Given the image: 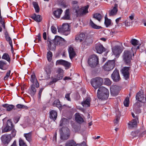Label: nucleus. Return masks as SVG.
Returning <instances> with one entry per match:
<instances>
[{"mask_svg":"<svg viewBox=\"0 0 146 146\" xmlns=\"http://www.w3.org/2000/svg\"><path fill=\"white\" fill-rule=\"evenodd\" d=\"M112 51L114 54L117 55L121 53V50L120 46H116L112 48Z\"/></svg>","mask_w":146,"mask_h":146,"instance_id":"nucleus-20","label":"nucleus"},{"mask_svg":"<svg viewBox=\"0 0 146 146\" xmlns=\"http://www.w3.org/2000/svg\"><path fill=\"white\" fill-rule=\"evenodd\" d=\"M117 5L115 4L113 9L111 10L109 13L110 16H113L116 15L117 12Z\"/></svg>","mask_w":146,"mask_h":146,"instance_id":"nucleus-27","label":"nucleus"},{"mask_svg":"<svg viewBox=\"0 0 146 146\" xmlns=\"http://www.w3.org/2000/svg\"><path fill=\"white\" fill-rule=\"evenodd\" d=\"M10 73L11 71L10 70L7 71L6 73L5 76L4 77V80H6L7 79L10 75Z\"/></svg>","mask_w":146,"mask_h":146,"instance_id":"nucleus-53","label":"nucleus"},{"mask_svg":"<svg viewBox=\"0 0 146 146\" xmlns=\"http://www.w3.org/2000/svg\"><path fill=\"white\" fill-rule=\"evenodd\" d=\"M8 65H7V63L5 61H0V68L5 70L8 67Z\"/></svg>","mask_w":146,"mask_h":146,"instance_id":"nucleus-26","label":"nucleus"},{"mask_svg":"<svg viewBox=\"0 0 146 146\" xmlns=\"http://www.w3.org/2000/svg\"><path fill=\"white\" fill-rule=\"evenodd\" d=\"M102 17L101 15L99 13H96L93 15V18L96 19L99 21H100Z\"/></svg>","mask_w":146,"mask_h":146,"instance_id":"nucleus-40","label":"nucleus"},{"mask_svg":"<svg viewBox=\"0 0 146 146\" xmlns=\"http://www.w3.org/2000/svg\"><path fill=\"white\" fill-rule=\"evenodd\" d=\"M134 14L133 13L131 14V15L129 17V18L131 20H133L134 19Z\"/></svg>","mask_w":146,"mask_h":146,"instance_id":"nucleus-62","label":"nucleus"},{"mask_svg":"<svg viewBox=\"0 0 146 146\" xmlns=\"http://www.w3.org/2000/svg\"><path fill=\"white\" fill-rule=\"evenodd\" d=\"M139 101L136 102L133 106V108L136 109L137 108H139L142 106V104Z\"/></svg>","mask_w":146,"mask_h":146,"instance_id":"nucleus-44","label":"nucleus"},{"mask_svg":"<svg viewBox=\"0 0 146 146\" xmlns=\"http://www.w3.org/2000/svg\"><path fill=\"white\" fill-rule=\"evenodd\" d=\"M131 115L133 118H135V119H136V120H138V116L137 115H136L135 116L134 113L133 112H132Z\"/></svg>","mask_w":146,"mask_h":146,"instance_id":"nucleus-63","label":"nucleus"},{"mask_svg":"<svg viewBox=\"0 0 146 146\" xmlns=\"http://www.w3.org/2000/svg\"><path fill=\"white\" fill-rule=\"evenodd\" d=\"M35 84H33L31 86V88L29 90V92L31 96H34L35 94L36 90L35 88Z\"/></svg>","mask_w":146,"mask_h":146,"instance_id":"nucleus-33","label":"nucleus"},{"mask_svg":"<svg viewBox=\"0 0 146 146\" xmlns=\"http://www.w3.org/2000/svg\"><path fill=\"white\" fill-rule=\"evenodd\" d=\"M51 29L52 32L54 34H56V28L54 26H52L51 27Z\"/></svg>","mask_w":146,"mask_h":146,"instance_id":"nucleus-57","label":"nucleus"},{"mask_svg":"<svg viewBox=\"0 0 146 146\" xmlns=\"http://www.w3.org/2000/svg\"><path fill=\"white\" fill-rule=\"evenodd\" d=\"M105 84L108 85H110L111 84V81L108 78L105 79Z\"/></svg>","mask_w":146,"mask_h":146,"instance_id":"nucleus-54","label":"nucleus"},{"mask_svg":"<svg viewBox=\"0 0 146 146\" xmlns=\"http://www.w3.org/2000/svg\"><path fill=\"white\" fill-rule=\"evenodd\" d=\"M103 83L102 78L97 77L91 80V84L92 86L96 90L101 86Z\"/></svg>","mask_w":146,"mask_h":146,"instance_id":"nucleus-4","label":"nucleus"},{"mask_svg":"<svg viewBox=\"0 0 146 146\" xmlns=\"http://www.w3.org/2000/svg\"><path fill=\"white\" fill-rule=\"evenodd\" d=\"M111 20L109 19L107 17L106 15L105 17V22L104 23L107 27H108L111 24Z\"/></svg>","mask_w":146,"mask_h":146,"instance_id":"nucleus-39","label":"nucleus"},{"mask_svg":"<svg viewBox=\"0 0 146 146\" xmlns=\"http://www.w3.org/2000/svg\"><path fill=\"white\" fill-rule=\"evenodd\" d=\"M138 40L134 38H132L130 41V43L134 46L138 44Z\"/></svg>","mask_w":146,"mask_h":146,"instance_id":"nucleus-46","label":"nucleus"},{"mask_svg":"<svg viewBox=\"0 0 146 146\" xmlns=\"http://www.w3.org/2000/svg\"><path fill=\"white\" fill-rule=\"evenodd\" d=\"M52 68L49 66H46L45 69L46 74L45 75V79H48L50 78Z\"/></svg>","mask_w":146,"mask_h":146,"instance_id":"nucleus-17","label":"nucleus"},{"mask_svg":"<svg viewBox=\"0 0 146 146\" xmlns=\"http://www.w3.org/2000/svg\"><path fill=\"white\" fill-rule=\"evenodd\" d=\"M60 138L61 139L66 140L70 137L69 129L66 127H62L60 130Z\"/></svg>","mask_w":146,"mask_h":146,"instance_id":"nucleus-5","label":"nucleus"},{"mask_svg":"<svg viewBox=\"0 0 146 146\" xmlns=\"http://www.w3.org/2000/svg\"><path fill=\"white\" fill-rule=\"evenodd\" d=\"M111 77L113 81L115 82L119 81L120 79L119 71L115 70L111 75Z\"/></svg>","mask_w":146,"mask_h":146,"instance_id":"nucleus-12","label":"nucleus"},{"mask_svg":"<svg viewBox=\"0 0 146 146\" xmlns=\"http://www.w3.org/2000/svg\"><path fill=\"white\" fill-rule=\"evenodd\" d=\"M67 119L65 118H62V120L61 121H62V123L60 124V125L62 126L63 124H64V122L66 121L67 122Z\"/></svg>","mask_w":146,"mask_h":146,"instance_id":"nucleus-60","label":"nucleus"},{"mask_svg":"<svg viewBox=\"0 0 146 146\" xmlns=\"http://www.w3.org/2000/svg\"><path fill=\"white\" fill-rule=\"evenodd\" d=\"M62 19L64 20H70V15L69 10L68 9L66 10L64 15L62 17Z\"/></svg>","mask_w":146,"mask_h":146,"instance_id":"nucleus-31","label":"nucleus"},{"mask_svg":"<svg viewBox=\"0 0 146 146\" xmlns=\"http://www.w3.org/2000/svg\"><path fill=\"white\" fill-rule=\"evenodd\" d=\"M139 131L138 130L136 131H132L131 133V135L133 136V138L138 136L139 135Z\"/></svg>","mask_w":146,"mask_h":146,"instance_id":"nucleus-51","label":"nucleus"},{"mask_svg":"<svg viewBox=\"0 0 146 146\" xmlns=\"http://www.w3.org/2000/svg\"><path fill=\"white\" fill-rule=\"evenodd\" d=\"M76 146H86L85 142H83L81 144H77Z\"/></svg>","mask_w":146,"mask_h":146,"instance_id":"nucleus-61","label":"nucleus"},{"mask_svg":"<svg viewBox=\"0 0 146 146\" xmlns=\"http://www.w3.org/2000/svg\"><path fill=\"white\" fill-rule=\"evenodd\" d=\"M3 107L6 108V110L7 111L11 110L14 107V106L12 105H9L7 104H5L2 105Z\"/></svg>","mask_w":146,"mask_h":146,"instance_id":"nucleus-35","label":"nucleus"},{"mask_svg":"<svg viewBox=\"0 0 146 146\" xmlns=\"http://www.w3.org/2000/svg\"><path fill=\"white\" fill-rule=\"evenodd\" d=\"M108 90L103 86L99 88L98 90L97 96L98 99L102 100H107L109 96Z\"/></svg>","mask_w":146,"mask_h":146,"instance_id":"nucleus-1","label":"nucleus"},{"mask_svg":"<svg viewBox=\"0 0 146 146\" xmlns=\"http://www.w3.org/2000/svg\"><path fill=\"white\" fill-rule=\"evenodd\" d=\"M138 120L136 119H133L128 123L129 127H135L137 125V121Z\"/></svg>","mask_w":146,"mask_h":146,"instance_id":"nucleus-34","label":"nucleus"},{"mask_svg":"<svg viewBox=\"0 0 146 146\" xmlns=\"http://www.w3.org/2000/svg\"><path fill=\"white\" fill-rule=\"evenodd\" d=\"M31 81L33 84H35L36 85V88L39 87V84L37 81L34 74H33L31 75Z\"/></svg>","mask_w":146,"mask_h":146,"instance_id":"nucleus-18","label":"nucleus"},{"mask_svg":"<svg viewBox=\"0 0 146 146\" xmlns=\"http://www.w3.org/2000/svg\"><path fill=\"white\" fill-rule=\"evenodd\" d=\"M129 67H125L122 69V73L125 79L127 80L129 78Z\"/></svg>","mask_w":146,"mask_h":146,"instance_id":"nucleus-14","label":"nucleus"},{"mask_svg":"<svg viewBox=\"0 0 146 146\" xmlns=\"http://www.w3.org/2000/svg\"><path fill=\"white\" fill-rule=\"evenodd\" d=\"M52 56V53L50 51L48 52L47 54V58L49 62L51 61Z\"/></svg>","mask_w":146,"mask_h":146,"instance_id":"nucleus-42","label":"nucleus"},{"mask_svg":"<svg viewBox=\"0 0 146 146\" xmlns=\"http://www.w3.org/2000/svg\"><path fill=\"white\" fill-rule=\"evenodd\" d=\"M70 30L69 25L68 24H64L62 25V27L58 29V31L63 33L67 32L68 33L65 35H67L69 33Z\"/></svg>","mask_w":146,"mask_h":146,"instance_id":"nucleus-13","label":"nucleus"},{"mask_svg":"<svg viewBox=\"0 0 146 146\" xmlns=\"http://www.w3.org/2000/svg\"><path fill=\"white\" fill-rule=\"evenodd\" d=\"M75 119L78 123H80L83 121V119L78 113H76L75 115Z\"/></svg>","mask_w":146,"mask_h":146,"instance_id":"nucleus-30","label":"nucleus"},{"mask_svg":"<svg viewBox=\"0 0 146 146\" xmlns=\"http://www.w3.org/2000/svg\"><path fill=\"white\" fill-rule=\"evenodd\" d=\"M65 41L64 39L60 37L56 36L55 37L54 39L52 41L53 43H52L50 41H49L50 45L49 46L51 47L54 43V46H55L56 45H62L63 42Z\"/></svg>","mask_w":146,"mask_h":146,"instance_id":"nucleus-8","label":"nucleus"},{"mask_svg":"<svg viewBox=\"0 0 146 146\" xmlns=\"http://www.w3.org/2000/svg\"><path fill=\"white\" fill-rule=\"evenodd\" d=\"M144 136H145V137H146V130L142 132H140L139 137H140L141 138L143 137Z\"/></svg>","mask_w":146,"mask_h":146,"instance_id":"nucleus-52","label":"nucleus"},{"mask_svg":"<svg viewBox=\"0 0 146 146\" xmlns=\"http://www.w3.org/2000/svg\"><path fill=\"white\" fill-rule=\"evenodd\" d=\"M19 142L20 146H27L24 141L21 138L19 139Z\"/></svg>","mask_w":146,"mask_h":146,"instance_id":"nucleus-48","label":"nucleus"},{"mask_svg":"<svg viewBox=\"0 0 146 146\" xmlns=\"http://www.w3.org/2000/svg\"><path fill=\"white\" fill-rule=\"evenodd\" d=\"M0 23L2 25V26L3 27L4 29H5V23L4 22V19L2 18V17H0Z\"/></svg>","mask_w":146,"mask_h":146,"instance_id":"nucleus-50","label":"nucleus"},{"mask_svg":"<svg viewBox=\"0 0 146 146\" xmlns=\"http://www.w3.org/2000/svg\"><path fill=\"white\" fill-rule=\"evenodd\" d=\"M90 24L91 27L95 29H99L101 28V26H98L94 24L91 20H90Z\"/></svg>","mask_w":146,"mask_h":146,"instance_id":"nucleus-38","label":"nucleus"},{"mask_svg":"<svg viewBox=\"0 0 146 146\" xmlns=\"http://www.w3.org/2000/svg\"><path fill=\"white\" fill-rule=\"evenodd\" d=\"M74 11H75L76 15H78L79 14V12L80 9L79 8L78 5L72 6Z\"/></svg>","mask_w":146,"mask_h":146,"instance_id":"nucleus-43","label":"nucleus"},{"mask_svg":"<svg viewBox=\"0 0 146 146\" xmlns=\"http://www.w3.org/2000/svg\"><path fill=\"white\" fill-rule=\"evenodd\" d=\"M16 107L19 109H27V106L22 104H18L17 105Z\"/></svg>","mask_w":146,"mask_h":146,"instance_id":"nucleus-47","label":"nucleus"},{"mask_svg":"<svg viewBox=\"0 0 146 146\" xmlns=\"http://www.w3.org/2000/svg\"><path fill=\"white\" fill-rule=\"evenodd\" d=\"M11 139L12 137L10 134L4 135L1 137L2 142L4 145L8 144Z\"/></svg>","mask_w":146,"mask_h":146,"instance_id":"nucleus-10","label":"nucleus"},{"mask_svg":"<svg viewBox=\"0 0 146 146\" xmlns=\"http://www.w3.org/2000/svg\"><path fill=\"white\" fill-rule=\"evenodd\" d=\"M129 104V98H126L124 101V105L126 107H128Z\"/></svg>","mask_w":146,"mask_h":146,"instance_id":"nucleus-49","label":"nucleus"},{"mask_svg":"<svg viewBox=\"0 0 146 146\" xmlns=\"http://www.w3.org/2000/svg\"><path fill=\"white\" fill-rule=\"evenodd\" d=\"M31 17L35 21L38 22H40L42 20V18L41 16L40 15H37L36 14L34 13L32 15Z\"/></svg>","mask_w":146,"mask_h":146,"instance_id":"nucleus-22","label":"nucleus"},{"mask_svg":"<svg viewBox=\"0 0 146 146\" xmlns=\"http://www.w3.org/2000/svg\"><path fill=\"white\" fill-rule=\"evenodd\" d=\"M33 4L36 12L38 13L39 11V8L38 4L36 2H33Z\"/></svg>","mask_w":146,"mask_h":146,"instance_id":"nucleus-41","label":"nucleus"},{"mask_svg":"<svg viewBox=\"0 0 146 146\" xmlns=\"http://www.w3.org/2000/svg\"><path fill=\"white\" fill-rule=\"evenodd\" d=\"M44 89V88H40L39 90L38 93V97L39 98H41L42 93Z\"/></svg>","mask_w":146,"mask_h":146,"instance_id":"nucleus-58","label":"nucleus"},{"mask_svg":"<svg viewBox=\"0 0 146 146\" xmlns=\"http://www.w3.org/2000/svg\"><path fill=\"white\" fill-rule=\"evenodd\" d=\"M57 114L56 111L54 110H52L50 112V119L55 121L56 119Z\"/></svg>","mask_w":146,"mask_h":146,"instance_id":"nucleus-21","label":"nucleus"},{"mask_svg":"<svg viewBox=\"0 0 146 146\" xmlns=\"http://www.w3.org/2000/svg\"><path fill=\"white\" fill-rule=\"evenodd\" d=\"M37 38H37V39H38V41L39 42L40 41H41V35H40V34L39 33L38 34V35H37Z\"/></svg>","mask_w":146,"mask_h":146,"instance_id":"nucleus-64","label":"nucleus"},{"mask_svg":"<svg viewBox=\"0 0 146 146\" xmlns=\"http://www.w3.org/2000/svg\"><path fill=\"white\" fill-rule=\"evenodd\" d=\"M2 58L7 60L9 62V64L10 63L11 60L8 54H4L2 56Z\"/></svg>","mask_w":146,"mask_h":146,"instance_id":"nucleus-45","label":"nucleus"},{"mask_svg":"<svg viewBox=\"0 0 146 146\" xmlns=\"http://www.w3.org/2000/svg\"><path fill=\"white\" fill-rule=\"evenodd\" d=\"M56 64V65H62L66 67H69L70 65V63L68 61L61 59L57 60Z\"/></svg>","mask_w":146,"mask_h":146,"instance_id":"nucleus-15","label":"nucleus"},{"mask_svg":"<svg viewBox=\"0 0 146 146\" xmlns=\"http://www.w3.org/2000/svg\"><path fill=\"white\" fill-rule=\"evenodd\" d=\"M85 37V35L83 33H80L76 37L75 39L76 41L81 42L83 40Z\"/></svg>","mask_w":146,"mask_h":146,"instance_id":"nucleus-25","label":"nucleus"},{"mask_svg":"<svg viewBox=\"0 0 146 146\" xmlns=\"http://www.w3.org/2000/svg\"><path fill=\"white\" fill-rule=\"evenodd\" d=\"M136 99L142 103H145L146 102V99L143 91L138 93L136 96Z\"/></svg>","mask_w":146,"mask_h":146,"instance_id":"nucleus-11","label":"nucleus"},{"mask_svg":"<svg viewBox=\"0 0 146 146\" xmlns=\"http://www.w3.org/2000/svg\"><path fill=\"white\" fill-rule=\"evenodd\" d=\"M24 136L26 139L29 142L32 141V133L31 132H29L27 133H25L24 134Z\"/></svg>","mask_w":146,"mask_h":146,"instance_id":"nucleus-32","label":"nucleus"},{"mask_svg":"<svg viewBox=\"0 0 146 146\" xmlns=\"http://www.w3.org/2000/svg\"><path fill=\"white\" fill-rule=\"evenodd\" d=\"M70 94H67L65 95V98L67 100L69 101H71L70 98Z\"/></svg>","mask_w":146,"mask_h":146,"instance_id":"nucleus-59","label":"nucleus"},{"mask_svg":"<svg viewBox=\"0 0 146 146\" xmlns=\"http://www.w3.org/2000/svg\"><path fill=\"white\" fill-rule=\"evenodd\" d=\"M115 63V61L114 60H109L103 66V69L105 71H110L114 68Z\"/></svg>","mask_w":146,"mask_h":146,"instance_id":"nucleus-7","label":"nucleus"},{"mask_svg":"<svg viewBox=\"0 0 146 146\" xmlns=\"http://www.w3.org/2000/svg\"><path fill=\"white\" fill-rule=\"evenodd\" d=\"M58 74L54 78H52V80L49 83V84L50 85L54 82H56L58 80H61L63 76V71L60 68H59L57 70Z\"/></svg>","mask_w":146,"mask_h":146,"instance_id":"nucleus-6","label":"nucleus"},{"mask_svg":"<svg viewBox=\"0 0 146 146\" xmlns=\"http://www.w3.org/2000/svg\"><path fill=\"white\" fill-rule=\"evenodd\" d=\"M131 57V53L129 51L126 50L124 51L123 56V60L127 65L130 64Z\"/></svg>","mask_w":146,"mask_h":146,"instance_id":"nucleus-9","label":"nucleus"},{"mask_svg":"<svg viewBox=\"0 0 146 146\" xmlns=\"http://www.w3.org/2000/svg\"><path fill=\"white\" fill-rule=\"evenodd\" d=\"M98 57L96 55L93 54L91 55L88 60V63L91 67H95L99 63Z\"/></svg>","mask_w":146,"mask_h":146,"instance_id":"nucleus-3","label":"nucleus"},{"mask_svg":"<svg viewBox=\"0 0 146 146\" xmlns=\"http://www.w3.org/2000/svg\"><path fill=\"white\" fill-rule=\"evenodd\" d=\"M76 142L73 140L67 141L65 143V146H76Z\"/></svg>","mask_w":146,"mask_h":146,"instance_id":"nucleus-36","label":"nucleus"},{"mask_svg":"<svg viewBox=\"0 0 146 146\" xmlns=\"http://www.w3.org/2000/svg\"><path fill=\"white\" fill-rule=\"evenodd\" d=\"M119 119V116H117L116 117V119L114 120V123L115 125L118 124Z\"/></svg>","mask_w":146,"mask_h":146,"instance_id":"nucleus-55","label":"nucleus"},{"mask_svg":"<svg viewBox=\"0 0 146 146\" xmlns=\"http://www.w3.org/2000/svg\"><path fill=\"white\" fill-rule=\"evenodd\" d=\"M95 48L98 53L101 54L106 50L105 48L103 45L100 44H96Z\"/></svg>","mask_w":146,"mask_h":146,"instance_id":"nucleus-16","label":"nucleus"},{"mask_svg":"<svg viewBox=\"0 0 146 146\" xmlns=\"http://www.w3.org/2000/svg\"><path fill=\"white\" fill-rule=\"evenodd\" d=\"M88 5H87L81 9H80L79 14L81 15H86L88 12Z\"/></svg>","mask_w":146,"mask_h":146,"instance_id":"nucleus-19","label":"nucleus"},{"mask_svg":"<svg viewBox=\"0 0 146 146\" xmlns=\"http://www.w3.org/2000/svg\"><path fill=\"white\" fill-rule=\"evenodd\" d=\"M69 57L70 58L72 59L74 57L76 54L74 51V49L72 47H70L68 50Z\"/></svg>","mask_w":146,"mask_h":146,"instance_id":"nucleus-24","label":"nucleus"},{"mask_svg":"<svg viewBox=\"0 0 146 146\" xmlns=\"http://www.w3.org/2000/svg\"><path fill=\"white\" fill-rule=\"evenodd\" d=\"M11 131V134L12 137H14L16 135V131L14 128L13 125L12 123L9 120L7 121V124L6 126L2 130V132L3 133L8 132Z\"/></svg>","mask_w":146,"mask_h":146,"instance_id":"nucleus-2","label":"nucleus"},{"mask_svg":"<svg viewBox=\"0 0 146 146\" xmlns=\"http://www.w3.org/2000/svg\"><path fill=\"white\" fill-rule=\"evenodd\" d=\"M62 10L61 9H59L54 11L53 12V13L56 17L59 18L60 17V15L62 14Z\"/></svg>","mask_w":146,"mask_h":146,"instance_id":"nucleus-28","label":"nucleus"},{"mask_svg":"<svg viewBox=\"0 0 146 146\" xmlns=\"http://www.w3.org/2000/svg\"><path fill=\"white\" fill-rule=\"evenodd\" d=\"M53 105L54 106H56L58 108H62V106L58 100H55L53 103Z\"/></svg>","mask_w":146,"mask_h":146,"instance_id":"nucleus-37","label":"nucleus"},{"mask_svg":"<svg viewBox=\"0 0 146 146\" xmlns=\"http://www.w3.org/2000/svg\"><path fill=\"white\" fill-rule=\"evenodd\" d=\"M90 98H88L82 102L81 104L84 107H89L90 105Z\"/></svg>","mask_w":146,"mask_h":146,"instance_id":"nucleus-23","label":"nucleus"},{"mask_svg":"<svg viewBox=\"0 0 146 146\" xmlns=\"http://www.w3.org/2000/svg\"><path fill=\"white\" fill-rule=\"evenodd\" d=\"M5 34L6 40L9 42V43L11 46V48H13V46L12 44V40L10 37H9L8 33L6 31L5 33Z\"/></svg>","mask_w":146,"mask_h":146,"instance_id":"nucleus-29","label":"nucleus"},{"mask_svg":"<svg viewBox=\"0 0 146 146\" xmlns=\"http://www.w3.org/2000/svg\"><path fill=\"white\" fill-rule=\"evenodd\" d=\"M133 110L135 113L137 114H138L141 113V111L139 108H137L136 109L133 108Z\"/></svg>","mask_w":146,"mask_h":146,"instance_id":"nucleus-56","label":"nucleus"}]
</instances>
